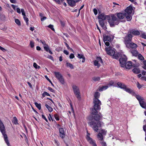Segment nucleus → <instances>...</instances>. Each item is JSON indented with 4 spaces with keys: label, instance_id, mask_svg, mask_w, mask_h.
<instances>
[{
    "label": "nucleus",
    "instance_id": "25",
    "mask_svg": "<svg viewBox=\"0 0 146 146\" xmlns=\"http://www.w3.org/2000/svg\"><path fill=\"white\" fill-rule=\"evenodd\" d=\"M125 17H126L127 21H130L132 19V17L131 14H127V13H125Z\"/></svg>",
    "mask_w": 146,
    "mask_h": 146
},
{
    "label": "nucleus",
    "instance_id": "14",
    "mask_svg": "<svg viewBox=\"0 0 146 146\" xmlns=\"http://www.w3.org/2000/svg\"><path fill=\"white\" fill-rule=\"evenodd\" d=\"M106 51L109 55L111 56L115 54V51L112 49L111 47H106L105 48Z\"/></svg>",
    "mask_w": 146,
    "mask_h": 146
},
{
    "label": "nucleus",
    "instance_id": "58",
    "mask_svg": "<svg viewBox=\"0 0 146 146\" xmlns=\"http://www.w3.org/2000/svg\"><path fill=\"white\" fill-rule=\"evenodd\" d=\"M75 57L74 55L72 53H71L69 56V58L70 59H72L74 58Z\"/></svg>",
    "mask_w": 146,
    "mask_h": 146
},
{
    "label": "nucleus",
    "instance_id": "17",
    "mask_svg": "<svg viewBox=\"0 0 146 146\" xmlns=\"http://www.w3.org/2000/svg\"><path fill=\"white\" fill-rule=\"evenodd\" d=\"M133 10V8L131 6L127 7L125 10V13L131 14Z\"/></svg>",
    "mask_w": 146,
    "mask_h": 146
},
{
    "label": "nucleus",
    "instance_id": "40",
    "mask_svg": "<svg viewBox=\"0 0 146 146\" xmlns=\"http://www.w3.org/2000/svg\"><path fill=\"white\" fill-rule=\"evenodd\" d=\"M15 23L19 26H20L21 25V22L18 19H15Z\"/></svg>",
    "mask_w": 146,
    "mask_h": 146
},
{
    "label": "nucleus",
    "instance_id": "20",
    "mask_svg": "<svg viewBox=\"0 0 146 146\" xmlns=\"http://www.w3.org/2000/svg\"><path fill=\"white\" fill-rule=\"evenodd\" d=\"M126 68L127 69H130L132 66V63L131 61H129L126 62L125 65Z\"/></svg>",
    "mask_w": 146,
    "mask_h": 146
},
{
    "label": "nucleus",
    "instance_id": "16",
    "mask_svg": "<svg viewBox=\"0 0 146 146\" xmlns=\"http://www.w3.org/2000/svg\"><path fill=\"white\" fill-rule=\"evenodd\" d=\"M60 136L63 139L65 137V131L64 129L62 128H60L59 129Z\"/></svg>",
    "mask_w": 146,
    "mask_h": 146
},
{
    "label": "nucleus",
    "instance_id": "24",
    "mask_svg": "<svg viewBox=\"0 0 146 146\" xmlns=\"http://www.w3.org/2000/svg\"><path fill=\"white\" fill-rule=\"evenodd\" d=\"M104 21L101 20H99V22L100 24V25L101 26V27L103 28V29H106V26L104 25Z\"/></svg>",
    "mask_w": 146,
    "mask_h": 146
},
{
    "label": "nucleus",
    "instance_id": "38",
    "mask_svg": "<svg viewBox=\"0 0 146 146\" xmlns=\"http://www.w3.org/2000/svg\"><path fill=\"white\" fill-rule=\"evenodd\" d=\"M44 48V50L46 52H48L49 49V46L47 44L46 46H43Z\"/></svg>",
    "mask_w": 146,
    "mask_h": 146
},
{
    "label": "nucleus",
    "instance_id": "1",
    "mask_svg": "<svg viewBox=\"0 0 146 146\" xmlns=\"http://www.w3.org/2000/svg\"><path fill=\"white\" fill-rule=\"evenodd\" d=\"M94 117V119L96 121L98 122L96 123V122L93 121H91L88 123V124L91 127H92V128L95 131L97 132L98 130V128L102 126L103 125V123L102 122L99 121L100 120L101 116L98 114H96Z\"/></svg>",
    "mask_w": 146,
    "mask_h": 146
},
{
    "label": "nucleus",
    "instance_id": "60",
    "mask_svg": "<svg viewBox=\"0 0 146 146\" xmlns=\"http://www.w3.org/2000/svg\"><path fill=\"white\" fill-rule=\"evenodd\" d=\"M15 11H16L19 14H20L21 13V11L20 9L18 7L16 9V10Z\"/></svg>",
    "mask_w": 146,
    "mask_h": 146
},
{
    "label": "nucleus",
    "instance_id": "22",
    "mask_svg": "<svg viewBox=\"0 0 146 146\" xmlns=\"http://www.w3.org/2000/svg\"><path fill=\"white\" fill-rule=\"evenodd\" d=\"M77 57L79 59H82V62H84L85 60V58L84 55L83 54H77Z\"/></svg>",
    "mask_w": 146,
    "mask_h": 146
},
{
    "label": "nucleus",
    "instance_id": "5",
    "mask_svg": "<svg viewBox=\"0 0 146 146\" xmlns=\"http://www.w3.org/2000/svg\"><path fill=\"white\" fill-rule=\"evenodd\" d=\"M72 87L75 95L77 99L79 100H80L81 99V96L78 87L75 85H72Z\"/></svg>",
    "mask_w": 146,
    "mask_h": 146
},
{
    "label": "nucleus",
    "instance_id": "52",
    "mask_svg": "<svg viewBox=\"0 0 146 146\" xmlns=\"http://www.w3.org/2000/svg\"><path fill=\"white\" fill-rule=\"evenodd\" d=\"M48 89L51 92L54 93L55 90L50 87H48Z\"/></svg>",
    "mask_w": 146,
    "mask_h": 146
},
{
    "label": "nucleus",
    "instance_id": "59",
    "mask_svg": "<svg viewBox=\"0 0 146 146\" xmlns=\"http://www.w3.org/2000/svg\"><path fill=\"white\" fill-rule=\"evenodd\" d=\"M93 12H94V14L95 15H96L98 14V11L96 9H93Z\"/></svg>",
    "mask_w": 146,
    "mask_h": 146
},
{
    "label": "nucleus",
    "instance_id": "15",
    "mask_svg": "<svg viewBox=\"0 0 146 146\" xmlns=\"http://www.w3.org/2000/svg\"><path fill=\"white\" fill-rule=\"evenodd\" d=\"M126 46L128 48H131L133 49H135L137 47V45L135 43L130 42Z\"/></svg>",
    "mask_w": 146,
    "mask_h": 146
},
{
    "label": "nucleus",
    "instance_id": "3",
    "mask_svg": "<svg viewBox=\"0 0 146 146\" xmlns=\"http://www.w3.org/2000/svg\"><path fill=\"white\" fill-rule=\"evenodd\" d=\"M132 96H135L138 100L141 106L143 108H145L146 104L144 101V98L139 95L136 94L134 92V94H131Z\"/></svg>",
    "mask_w": 146,
    "mask_h": 146
},
{
    "label": "nucleus",
    "instance_id": "64",
    "mask_svg": "<svg viewBox=\"0 0 146 146\" xmlns=\"http://www.w3.org/2000/svg\"><path fill=\"white\" fill-rule=\"evenodd\" d=\"M114 57L116 59H117L119 58V57L118 55H117L116 54H114L113 55Z\"/></svg>",
    "mask_w": 146,
    "mask_h": 146
},
{
    "label": "nucleus",
    "instance_id": "35",
    "mask_svg": "<svg viewBox=\"0 0 146 146\" xmlns=\"http://www.w3.org/2000/svg\"><path fill=\"white\" fill-rule=\"evenodd\" d=\"M139 59L141 60H143L144 59V57L140 54H139L137 56Z\"/></svg>",
    "mask_w": 146,
    "mask_h": 146
},
{
    "label": "nucleus",
    "instance_id": "6",
    "mask_svg": "<svg viewBox=\"0 0 146 146\" xmlns=\"http://www.w3.org/2000/svg\"><path fill=\"white\" fill-rule=\"evenodd\" d=\"M94 104V108H92V110L91 113L93 115H96L98 113V111L100 110V105L101 104Z\"/></svg>",
    "mask_w": 146,
    "mask_h": 146
},
{
    "label": "nucleus",
    "instance_id": "36",
    "mask_svg": "<svg viewBox=\"0 0 146 146\" xmlns=\"http://www.w3.org/2000/svg\"><path fill=\"white\" fill-rule=\"evenodd\" d=\"M99 61L98 60H95L94 61V65L95 66H97L98 67H99L100 66V64L99 63Z\"/></svg>",
    "mask_w": 146,
    "mask_h": 146
},
{
    "label": "nucleus",
    "instance_id": "41",
    "mask_svg": "<svg viewBox=\"0 0 146 146\" xmlns=\"http://www.w3.org/2000/svg\"><path fill=\"white\" fill-rule=\"evenodd\" d=\"M54 116L55 119L57 121H59L60 120V118L58 115L56 114L54 115Z\"/></svg>",
    "mask_w": 146,
    "mask_h": 146
},
{
    "label": "nucleus",
    "instance_id": "53",
    "mask_svg": "<svg viewBox=\"0 0 146 146\" xmlns=\"http://www.w3.org/2000/svg\"><path fill=\"white\" fill-rule=\"evenodd\" d=\"M143 63L144 64V65L143 67L144 69L146 70V60L143 61Z\"/></svg>",
    "mask_w": 146,
    "mask_h": 146
},
{
    "label": "nucleus",
    "instance_id": "7",
    "mask_svg": "<svg viewBox=\"0 0 146 146\" xmlns=\"http://www.w3.org/2000/svg\"><path fill=\"white\" fill-rule=\"evenodd\" d=\"M100 93L98 92H95L94 94V98L93 99V103L94 104H101V101L98 99L100 98Z\"/></svg>",
    "mask_w": 146,
    "mask_h": 146
},
{
    "label": "nucleus",
    "instance_id": "42",
    "mask_svg": "<svg viewBox=\"0 0 146 146\" xmlns=\"http://www.w3.org/2000/svg\"><path fill=\"white\" fill-rule=\"evenodd\" d=\"M100 80V77H94L93 78V80L95 81H99Z\"/></svg>",
    "mask_w": 146,
    "mask_h": 146
},
{
    "label": "nucleus",
    "instance_id": "11",
    "mask_svg": "<svg viewBox=\"0 0 146 146\" xmlns=\"http://www.w3.org/2000/svg\"><path fill=\"white\" fill-rule=\"evenodd\" d=\"M103 40L104 42L107 41L111 42L113 40L114 38V36L112 35L109 36L103 35Z\"/></svg>",
    "mask_w": 146,
    "mask_h": 146
},
{
    "label": "nucleus",
    "instance_id": "31",
    "mask_svg": "<svg viewBox=\"0 0 146 146\" xmlns=\"http://www.w3.org/2000/svg\"><path fill=\"white\" fill-rule=\"evenodd\" d=\"M12 122L15 125H17L18 124L17 119L16 117H13V120L12 121Z\"/></svg>",
    "mask_w": 146,
    "mask_h": 146
},
{
    "label": "nucleus",
    "instance_id": "54",
    "mask_svg": "<svg viewBox=\"0 0 146 146\" xmlns=\"http://www.w3.org/2000/svg\"><path fill=\"white\" fill-rule=\"evenodd\" d=\"M11 6L13 8V9L15 11L16 10V9L17 8V6L13 4L11 5Z\"/></svg>",
    "mask_w": 146,
    "mask_h": 146
},
{
    "label": "nucleus",
    "instance_id": "57",
    "mask_svg": "<svg viewBox=\"0 0 146 146\" xmlns=\"http://www.w3.org/2000/svg\"><path fill=\"white\" fill-rule=\"evenodd\" d=\"M40 42L42 43L44 46H45L47 45L46 43V42L44 40H40Z\"/></svg>",
    "mask_w": 146,
    "mask_h": 146
},
{
    "label": "nucleus",
    "instance_id": "39",
    "mask_svg": "<svg viewBox=\"0 0 146 146\" xmlns=\"http://www.w3.org/2000/svg\"><path fill=\"white\" fill-rule=\"evenodd\" d=\"M140 36L142 38L146 39V34L145 33H142L140 35Z\"/></svg>",
    "mask_w": 146,
    "mask_h": 146
},
{
    "label": "nucleus",
    "instance_id": "13",
    "mask_svg": "<svg viewBox=\"0 0 146 146\" xmlns=\"http://www.w3.org/2000/svg\"><path fill=\"white\" fill-rule=\"evenodd\" d=\"M123 56L124 57H121L119 60L120 63L121 64V66L122 67H124L127 60V57L125 55H124Z\"/></svg>",
    "mask_w": 146,
    "mask_h": 146
},
{
    "label": "nucleus",
    "instance_id": "29",
    "mask_svg": "<svg viewBox=\"0 0 146 146\" xmlns=\"http://www.w3.org/2000/svg\"><path fill=\"white\" fill-rule=\"evenodd\" d=\"M132 71L134 73L137 74L140 73V71L139 68H135L132 70Z\"/></svg>",
    "mask_w": 146,
    "mask_h": 146
},
{
    "label": "nucleus",
    "instance_id": "37",
    "mask_svg": "<svg viewBox=\"0 0 146 146\" xmlns=\"http://www.w3.org/2000/svg\"><path fill=\"white\" fill-rule=\"evenodd\" d=\"M66 65L67 66L70 67L71 69H73L74 67L73 65L71 63L69 62H67L66 63Z\"/></svg>",
    "mask_w": 146,
    "mask_h": 146
},
{
    "label": "nucleus",
    "instance_id": "2",
    "mask_svg": "<svg viewBox=\"0 0 146 146\" xmlns=\"http://www.w3.org/2000/svg\"><path fill=\"white\" fill-rule=\"evenodd\" d=\"M117 85L118 87L123 89L127 92L131 94H134V91L131 89L127 88L124 84L119 82L117 83Z\"/></svg>",
    "mask_w": 146,
    "mask_h": 146
},
{
    "label": "nucleus",
    "instance_id": "50",
    "mask_svg": "<svg viewBox=\"0 0 146 146\" xmlns=\"http://www.w3.org/2000/svg\"><path fill=\"white\" fill-rule=\"evenodd\" d=\"M21 10L22 15L23 16V17L26 16V15L24 10L23 9H22Z\"/></svg>",
    "mask_w": 146,
    "mask_h": 146
},
{
    "label": "nucleus",
    "instance_id": "46",
    "mask_svg": "<svg viewBox=\"0 0 146 146\" xmlns=\"http://www.w3.org/2000/svg\"><path fill=\"white\" fill-rule=\"evenodd\" d=\"M48 27L49 28H50L53 31H54L55 30L54 28L53 25H50L48 26Z\"/></svg>",
    "mask_w": 146,
    "mask_h": 146
},
{
    "label": "nucleus",
    "instance_id": "43",
    "mask_svg": "<svg viewBox=\"0 0 146 146\" xmlns=\"http://www.w3.org/2000/svg\"><path fill=\"white\" fill-rule=\"evenodd\" d=\"M23 18L24 19V20L26 22V24L27 25H28L29 24L28 21H29V19L28 18L26 17V16H25L23 17Z\"/></svg>",
    "mask_w": 146,
    "mask_h": 146
},
{
    "label": "nucleus",
    "instance_id": "32",
    "mask_svg": "<svg viewBox=\"0 0 146 146\" xmlns=\"http://www.w3.org/2000/svg\"><path fill=\"white\" fill-rule=\"evenodd\" d=\"M35 104L36 106V107L39 110H40L41 109V104H38L36 102L35 103Z\"/></svg>",
    "mask_w": 146,
    "mask_h": 146
},
{
    "label": "nucleus",
    "instance_id": "49",
    "mask_svg": "<svg viewBox=\"0 0 146 146\" xmlns=\"http://www.w3.org/2000/svg\"><path fill=\"white\" fill-rule=\"evenodd\" d=\"M96 60H98L99 61V62L102 63V58L100 57H98L96 58Z\"/></svg>",
    "mask_w": 146,
    "mask_h": 146
},
{
    "label": "nucleus",
    "instance_id": "10",
    "mask_svg": "<svg viewBox=\"0 0 146 146\" xmlns=\"http://www.w3.org/2000/svg\"><path fill=\"white\" fill-rule=\"evenodd\" d=\"M54 74L56 77L59 81L62 84H64V80L61 74L59 72H54Z\"/></svg>",
    "mask_w": 146,
    "mask_h": 146
},
{
    "label": "nucleus",
    "instance_id": "61",
    "mask_svg": "<svg viewBox=\"0 0 146 146\" xmlns=\"http://www.w3.org/2000/svg\"><path fill=\"white\" fill-rule=\"evenodd\" d=\"M47 58H48L51 59V60H52L53 61H54V60L53 57L51 56H50V55L48 56Z\"/></svg>",
    "mask_w": 146,
    "mask_h": 146
},
{
    "label": "nucleus",
    "instance_id": "63",
    "mask_svg": "<svg viewBox=\"0 0 146 146\" xmlns=\"http://www.w3.org/2000/svg\"><path fill=\"white\" fill-rule=\"evenodd\" d=\"M54 143L56 144V145L57 146H59V142H58V141L56 140H54Z\"/></svg>",
    "mask_w": 146,
    "mask_h": 146
},
{
    "label": "nucleus",
    "instance_id": "4",
    "mask_svg": "<svg viewBox=\"0 0 146 146\" xmlns=\"http://www.w3.org/2000/svg\"><path fill=\"white\" fill-rule=\"evenodd\" d=\"M111 19L110 16V18L108 19V22L110 24V26L111 27H113L115 25H117L118 24V22H117V19L116 16L113 15L111 16Z\"/></svg>",
    "mask_w": 146,
    "mask_h": 146
},
{
    "label": "nucleus",
    "instance_id": "56",
    "mask_svg": "<svg viewBox=\"0 0 146 146\" xmlns=\"http://www.w3.org/2000/svg\"><path fill=\"white\" fill-rule=\"evenodd\" d=\"M30 45L31 48H33L34 46V42L32 41H31L30 42Z\"/></svg>",
    "mask_w": 146,
    "mask_h": 146
},
{
    "label": "nucleus",
    "instance_id": "27",
    "mask_svg": "<svg viewBox=\"0 0 146 146\" xmlns=\"http://www.w3.org/2000/svg\"><path fill=\"white\" fill-rule=\"evenodd\" d=\"M117 83L112 81H110V82L109 84L108 85L109 87H110L111 86H113L114 87H117Z\"/></svg>",
    "mask_w": 146,
    "mask_h": 146
},
{
    "label": "nucleus",
    "instance_id": "19",
    "mask_svg": "<svg viewBox=\"0 0 146 146\" xmlns=\"http://www.w3.org/2000/svg\"><path fill=\"white\" fill-rule=\"evenodd\" d=\"M5 130L4 129V133H2L4 137V139L5 141V143H7V145L8 146H10V144L9 142L8 139V138L7 135L5 134Z\"/></svg>",
    "mask_w": 146,
    "mask_h": 146
},
{
    "label": "nucleus",
    "instance_id": "28",
    "mask_svg": "<svg viewBox=\"0 0 146 146\" xmlns=\"http://www.w3.org/2000/svg\"><path fill=\"white\" fill-rule=\"evenodd\" d=\"M97 137L100 140L102 141L103 140V137L102 133H99L97 135Z\"/></svg>",
    "mask_w": 146,
    "mask_h": 146
},
{
    "label": "nucleus",
    "instance_id": "12",
    "mask_svg": "<svg viewBox=\"0 0 146 146\" xmlns=\"http://www.w3.org/2000/svg\"><path fill=\"white\" fill-rule=\"evenodd\" d=\"M110 18V16L108 15H106L104 13L100 14L99 13L98 16V18L99 20L104 21L106 19L108 20Z\"/></svg>",
    "mask_w": 146,
    "mask_h": 146
},
{
    "label": "nucleus",
    "instance_id": "55",
    "mask_svg": "<svg viewBox=\"0 0 146 146\" xmlns=\"http://www.w3.org/2000/svg\"><path fill=\"white\" fill-rule=\"evenodd\" d=\"M137 87L138 89H140L142 87V85H141L138 82H137Z\"/></svg>",
    "mask_w": 146,
    "mask_h": 146
},
{
    "label": "nucleus",
    "instance_id": "8",
    "mask_svg": "<svg viewBox=\"0 0 146 146\" xmlns=\"http://www.w3.org/2000/svg\"><path fill=\"white\" fill-rule=\"evenodd\" d=\"M132 36L131 34L127 35L124 38V42L126 46L131 42Z\"/></svg>",
    "mask_w": 146,
    "mask_h": 146
},
{
    "label": "nucleus",
    "instance_id": "34",
    "mask_svg": "<svg viewBox=\"0 0 146 146\" xmlns=\"http://www.w3.org/2000/svg\"><path fill=\"white\" fill-rule=\"evenodd\" d=\"M48 119L50 121L51 120L53 122L54 121V122H56V121L54 119L51 115L50 114H49Z\"/></svg>",
    "mask_w": 146,
    "mask_h": 146
},
{
    "label": "nucleus",
    "instance_id": "51",
    "mask_svg": "<svg viewBox=\"0 0 146 146\" xmlns=\"http://www.w3.org/2000/svg\"><path fill=\"white\" fill-rule=\"evenodd\" d=\"M102 146H107L106 143L104 141H102L100 142Z\"/></svg>",
    "mask_w": 146,
    "mask_h": 146
},
{
    "label": "nucleus",
    "instance_id": "45",
    "mask_svg": "<svg viewBox=\"0 0 146 146\" xmlns=\"http://www.w3.org/2000/svg\"><path fill=\"white\" fill-rule=\"evenodd\" d=\"M102 133L103 135H105L106 133V131L102 129L101 130V133Z\"/></svg>",
    "mask_w": 146,
    "mask_h": 146
},
{
    "label": "nucleus",
    "instance_id": "9",
    "mask_svg": "<svg viewBox=\"0 0 146 146\" xmlns=\"http://www.w3.org/2000/svg\"><path fill=\"white\" fill-rule=\"evenodd\" d=\"M90 134L87 132L86 139L88 142L93 146H97L95 141L90 137Z\"/></svg>",
    "mask_w": 146,
    "mask_h": 146
},
{
    "label": "nucleus",
    "instance_id": "21",
    "mask_svg": "<svg viewBox=\"0 0 146 146\" xmlns=\"http://www.w3.org/2000/svg\"><path fill=\"white\" fill-rule=\"evenodd\" d=\"M116 15L118 18L119 19H123L125 17V14L119 13L116 14Z\"/></svg>",
    "mask_w": 146,
    "mask_h": 146
},
{
    "label": "nucleus",
    "instance_id": "23",
    "mask_svg": "<svg viewBox=\"0 0 146 146\" xmlns=\"http://www.w3.org/2000/svg\"><path fill=\"white\" fill-rule=\"evenodd\" d=\"M67 2L71 7H73L75 5L76 3L73 0H67Z\"/></svg>",
    "mask_w": 146,
    "mask_h": 146
},
{
    "label": "nucleus",
    "instance_id": "48",
    "mask_svg": "<svg viewBox=\"0 0 146 146\" xmlns=\"http://www.w3.org/2000/svg\"><path fill=\"white\" fill-rule=\"evenodd\" d=\"M33 66L36 69H38L40 68V66L38 65L35 62L33 63Z\"/></svg>",
    "mask_w": 146,
    "mask_h": 146
},
{
    "label": "nucleus",
    "instance_id": "26",
    "mask_svg": "<svg viewBox=\"0 0 146 146\" xmlns=\"http://www.w3.org/2000/svg\"><path fill=\"white\" fill-rule=\"evenodd\" d=\"M130 52L132 55L135 56H137L139 54L138 51L136 50H132L130 51Z\"/></svg>",
    "mask_w": 146,
    "mask_h": 146
},
{
    "label": "nucleus",
    "instance_id": "44",
    "mask_svg": "<svg viewBox=\"0 0 146 146\" xmlns=\"http://www.w3.org/2000/svg\"><path fill=\"white\" fill-rule=\"evenodd\" d=\"M45 96H50V95L48 93L46 92H44L42 94V96L43 97H44Z\"/></svg>",
    "mask_w": 146,
    "mask_h": 146
},
{
    "label": "nucleus",
    "instance_id": "33",
    "mask_svg": "<svg viewBox=\"0 0 146 146\" xmlns=\"http://www.w3.org/2000/svg\"><path fill=\"white\" fill-rule=\"evenodd\" d=\"M45 106L47 108L48 111L50 112H52L53 111L52 108L50 106H49L48 105L46 104Z\"/></svg>",
    "mask_w": 146,
    "mask_h": 146
},
{
    "label": "nucleus",
    "instance_id": "30",
    "mask_svg": "<svg viewBox=\"0 0 146 146\" xmlns=\"http://www.w3.org/2000/svg\"><path fill=\"white\" fill-rule=\"evenodd\" d=\"M109 87V86L108 85L103 86L99 88V91H102L103 90H106Z\"/></svg>",
    "mask_w": 146,
    "mask_h": 146
},
{
    "label": "nucleus",
    "instance_id": "62",
    "mask_svg": "<svg viewBox=\"0 0 146 146\" xmlns=\"http://www.w3.org/2000/svg\"><path fill=\"white\" fill-rule=\"evenodd\" d=\"M42 118L44 119L46 122H48V120H47V119H46V117H45V116H44V115H42Z\"/></svg>",
    "mask_w": 146,
    "mask_h": 146
},
{
    "label": "nucleus",
    "instance_id": "47",
    "mask_svg": "<svg viewBox=\"0 0 146 146\" xmlns=\"http://www.w3.org/2000/svg\"><path fill=\"white\" fill-rule=\"evenodd\" d=\"M45 77L46 79L51 83L52 86H54L53 84L51 81L50 80V79L47 76H45Z\"/></svg>",
    "mask_w": 146,
    "mask_h": 146
},
{
    "label": "nucleus",
    "instance_id": "18",
    "mask_svg": "<svg viewBox=\"0 0 146 146\" xmlns=\"http://www.w3.org/2000/svg\"><path fill=\"white\" fill-rule=\"evenodd\" d=\"M130 33L135 36H138L140 34V33L139 31L135 29H132Z\"/></svg>",
    "mask_w": 146,
    "mask_h": 146
}]
</instances>
